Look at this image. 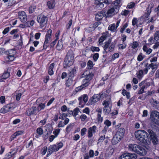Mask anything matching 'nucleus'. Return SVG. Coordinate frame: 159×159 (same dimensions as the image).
I'll list each match as a JSON object with an SVG mask.
<instances>
[{"instance_id": "44", "label": "nucleus", "mask_w": 159, "mask_h": 159, "mask_svg": "<svg viewBox=\"0 0 159 159\" xmlns=\"http://www.w3.org/2000/svg\"><path fill=\"white\" fill-rule=\"evenodd\" d=\"M155 44L153 46V48L154 49L157 48L159 46V40H155Z\"/></svg>"}, {"instance_id": "20", "label": "nucleus", "mask_w": 159, "mask_h": 159, "mask_svg": "<svg viewBox=\"0 0 159 159\" xmlns=\"http://www.w3.org/2000/svg\"><path fill=\"white\" fill-rule=\"evenodd\" d=\"M136 152L138 154L142 156H144L146 154V151L144 148L139 146Z\"/></svg>"}, {"instance_id": "50", "label": "nucleus", "mask_w": 159, "mask_h": 159, "mask_svg": "<svg viewBox=\"0 0 159 159\" xmlns=\"http://www.w3.org/2000/svg\"><path fill=\"white\" fill-rule=\"evenodd\" d=\"M47 147H44L41 150V153L43 155H45L47 151Z\"/></svg>"}, {"instance_id": "8", "label": "nucleus", "mask_w": 159, "mask_h": 159, "mask_svg": "<svg viewBox=\"0 0 159 159\" xmlns=\"http://www.w3.org/2000/svg\"><path fill=\"white\" fill-rule=\"evenodd\" d=\"M14 106V104L13 103L6 105L1 109L0 112L3 114L7 112L13 110L15 107Z\"/></svg>"}, {"instance_id": "13", "label": "nucleus", "mask_w": 159, "mask_h": 159, "mask_svg": "<svg viewBox=\"0 0 159 159\" xmlns=\"http://www.w3.org/2000/svg\"><path fill=\"white\" fill-rule=\"evenodd\" d=\"M37 111V108L36 107L33 106L30 108H29L25 112L26 115L29 116L34 115H36Z\"/></svg>"}, {"instance_id": "30", "label": "nucleus", "mask_w": 159, "mask_h": 159, "mask_svg": "<svg viewBox=\"0 0 159 159\" xmlns=\"http://www.w3.org/2000/svg\"><path fill=\"white\" fill-rule=\"evenodd\" d=\"M143 51L145 52L147 54H150L152 51V49L149 48H148L145 45L143 46Z\"/></svg>"}, {"instance_id": "51", "label": "nucleus", "mask_w": 159, "mask_h": 159, "mask_svg": "<svg viewBox=\"0 0 159 159\" xmlns=\"http://www.w3.org/2000/svg\"><path fill=\"white\" fill-rule=\"evenodd\" d=\"M67 115L65 113H63L60 115L59 117V119L63 120L67 117Z\"/></svg>"}, {"instance_id": "16", "label": "nucleus", "mask_w": 159, "mask_h": 159, "mask_svg": "<svg viewBox=\"0 0 159 159\" xmlns=\"http://www.w3.org/2000/svg\"><path fill=\"white\" fill-rule=\"evenodd\" d=\"M6 54L8 55L7 58L10 61H12L14 59V55L15 51L12 49L10 50L8 52H6Z\"/></svg>"}, {"instance_id": "54", "label": "nucleus", "mask_w": 159, "mask_h": 159, "mask_svg": "<svg viewBox=\"0 0 159 159\" xmlns=\"http://www.w3.org/2000/svg\"><path fill=\"white\" fill-rule=\"evenodd\" d=\"M87 131V129L85 128H84L82 129L81 130V134L82 136L84 135L85 134L86 132Z\"/></svg>"}, {"instance_id": "41", "label": "nucleus", "mask_w": 159, "mask_h": 159, "mask_svg": "<svg viewBox=\"0 0 159 159\" xmlns=\"http://www.w3.org/2000/svg\"><path fill=\"white\" fill-rule=\"evenodd\" d=\"M135 6V3L134 2H131L128 4L127 7L129 9H131L134 7Z\"/></svg>"}, {"instance_id": "14", "label": "nucleus", "mask_w": 159, "mask_h": 159, "mask_svg": "<svg viewBox=\"0 0 159 159\" xmlns=\"http://www.w3.org/2000/svg\"><path fill=\"white\" fill-rule=\"evenodd\" d=\"M19 18L22 22H26L27 19L26 13L23 11H20L18 12Z\"/></svg>"}, {"instance_id": "28", "label": "nucleus", "mask_w": 159, "mask_h": 159, "mask_svg": "<svg viewBox=\"0 0 159 159\" xmlns=\"http://www.w3.org/2000/svg\"><path fill=\"white\" fill-rule=\"evenodd\" d=\"M54 66V64L52 63L51 64L49 67L48 72L49 75H51L53 74V69Z\"/></svg>"}, {"instance_id": "23", "label": "nucleus", "mask_w": 159, "mask_h": 159, "mask_svg": "<svg viewBox=\"0 0 159 159\" xmlns=\"http://www.w3.org/2000/svg\"><path fill=\"white\" fill-rule=\"evenodd\" d=\"M76 73V69L75 68H71L69 70V73H68V77L72 78L75 74Z\"/></svg>"}, {"instance_id": "56", "label": "nucleus", "mask_w": 159, "mask_h": 159, "mask_svg": "<svg viewBox=\"0 0 159 159\" xmlns=\"http://www.w3.org/2000/svg\"><path fill=\"white\" fill-rule=\"evenodd\" d=\"M5 97L4 96H2L0 97V102L3 104L5 102Z\"/></svg>"}, {"instance_id": "43", "label": "nucleus", "mask_w": 159, "mask_h": 159, "mask_svg": "<svg viewBox=\"0 0 159 159\" xmlns=\"http://www.w3.org/2000/svg\"><path fill=\"white\" fill-rule=\"evenodd\" d=\"M154 39L157 40H159V30L156 32L154 35Z\"/></svg>"}, {"instance_id": "48", "label": "nucleus", "mask_w": 159, "mask_h": 159, "mask_svg": "<svg viewBox=\"0 0 159 159\" xmlns=\"http://www.w3.org/2000/svg\"><path fill=\"white\" fill-rule=\"evenodd\" d=\"M14 155V153H12V152H10L5 156L8 159L10 158Z\"/></svg>"}, {"instance_id": "33", "label": "nucleus", "mask_w": 159, "mask_h": 159, "mask_svg": "<svg viewBox=\"0 0 159 159\" xmlns=\"http://www.w3.org/2000/svg\"><path fill=\"white\" fill-rule=\"evenodd\" d=\"M63 44L61 41L59 40L58 41L57 45V48L58 50H61L62 48Z\"/></svg>"}, {"instance_id": "9", "label": "nucleus", "mask_w": 159, "mask_h": 159, "mask_svg": "<svg viewBox=\"0 0 159 159\" xmlns=\"http://www.w3.org/2000/svg\"><path fill=\"white\" fill-rule=\"evenodd\" d=\"M137 155L134 153H125L122 154L120 157V159H136Z\"/></svg>"}, {"instance_id": "11", "label": "nucleus", "mask_w": 159, "mask_h": 159, "mask_svg": "<svg viewBox=\"0 0 159 159\" xmlns=\"http://www.w3.org/2000/svg\"><path fill=\"white\" fill-rule=\"evenodd\" d=\"M111 2V0H96L95 3L97 7H99L100 8L104 7L103 3L109 4Z\"/></svg>"}, {"instance_id": "24", "label": "nucleus", "mask_w": 159, "mask_h": 159, "mask_svg": "<svg viewBox=\"0 0 159 159\" xmlns=\"http://www.w3.org/2000/svg\"><path fill=\"white\" fill-rule=\"evenodd\" d=\"M55 5V0H50L47 2V5L48 8L50 9L53 8Z\"/></svg>"}, {"instance_id": "1", "label": "nucleus", "mask_w": 159, "mask_h": 159, "mask_svg": "<svg viewBox=\"0 0 159 159\" xmlns=\"http://www.w3.org/2000/svg\"><path fill=\"white\" fill-rule=\"evenodd\" d=\"M134 135L136 139L142 143L148 145L150 144V142L148 141L147 142V139L149 138L148 134L145 130H139L135 132Z\"/></svg>"}, {"instance_id": "47", "label": "nucleus", "mask_w": 159, "mask_h": 159, "mask_svg": "<svg viewBox=\"0 0 159 159\" xmlns=\"http://www.w3.org/2000/svg\"><path fill=\"white\" fill-rule=\"evenodd\" d=\"M139 46V44L137 41H134L132 44L131 47L133 49L137 48Z\"/></svg>"}, {"instance_id": "61", "label": "nucleus", "mask_w": 159, "mask_h": 159, "mask_svg": "<svg viewBox=\"0 0 159 159\" xmlns=\"http://www.w3.org/2000/svg\"><path fill=\"white\" fill-rule=\"evenodd\" d=\"M142 54V53H140L138 56L137 58V60L139 61H141L143 59V57Z\"/></svg>"}, {"instance_id": "64", "label": "nucleus", "mask_w": 159, "mask_h": 159, "mask_svg": "<svg viewBox=\"0 0 159 159\" xmlns=\"http://www.w3.org/2000/svg\"><path fill=\"white\" fill-rule=\"evenodd\" d=\"M80 118L81 120L84 121L87 118V116L84 114H82L80 116Z\"/></svg>"}, {"instance_id": "62", "label": "nucleus", "mask_w": 159, "mask_h": 159, "mask_svg": "<svg viewBox=\"0 0 159 159\" xmlns=\"http://www.w3.org/2000/svg\"><path fill=\"white\" fill-rule=\"evenodd\" d=\"M72 19L70 20L69 21L68 23L66 25V27L67 29H69L70 28L72 23Z\"/></svg>"}, {"instance_id": "3", "label": "nucleus", "mask_w": 159, "mask_h": 159, "mask_svg": "<svg viewBox=\"0 0 159 159\" xmlns=\"http://www.w3.org/2000/svg\"><path fill=\"white\" fill-rule=\"evenodd\" d=\"M74 58L73 52L72 50H70L68 51L65 58L64 65L67 66H71L73 63Z\"/></svg>"}, {"instance_id": "58", "label": "nucleus", "mask_w": 159, "mask_h": 159, "mask_svg": "<svg viewBox=\"0 0 159 159\" xmlns=\"http://www.w3.org/2000/svg\"><path fill=\"white\" fill-rule=\"evenodd\" d=\"M99 57V54L98 53H95L93 56V59L95 61H96Z\"/></svg>"}, {"instance_id": "31", "label": "nucleus", "mask_w": 159, "mask_h": 159, "mask_svg": "<svg viewBox=\"0 0 159 159\" xmlns=\"http://www.w3.org/2000/svg\"><path fill=\"white\" fill-rule=\"evenodd\" d=\"M88 97L87 95L84 94L78 98L79 100H82L84 103H86L88 101Z\"/></svg>"}, {"instance_id": "42", "label": "nucleus", "mask_w": 159, "mask_h": 159, "mask_svg": "<svg viewBox=\"0 0 159 159\" xmlns=\"http://www.w3.org/2000/svg\"><path fill=\"white\" fill-rule=\"evenodd\" d=\"M143 71L142 70H139V73L137 75L138 78L140 79H141L143 76Z\"/></svg>"}, {"instance_id": "60", "label": "nucleus", "mask_w": 159, "mask_h": 159, "mask_svg": "<svg viewBox=\"0 0 159 159\" xmlns=\"http://www.w3.org/2000/svg\"><path fill=\"white\" fill-rule=\"evenodd\" d=\"M104 124L107 127L110 126L111 125V122L108 120H106L104 122Z\"/></svg>"}, {"instance_id": "34", "label": "nucleus", "mask_w": 159, "mask_h": 159, "mask_svg": "<svg viewBox=\"0 0 159 159\" xmlns=\"http://www.w3.org/2000/svg\"><path fill=\"white\" fill-rule=\"evenodd\" d=\"M149 66L151 68L152 70H155L157 69L158 66L157 64L152 63L150 64Z\"/></svg>"}, {"instance_id": "63", "label": "nucleus", "mask_w": 159, "mask_h": 159, "mask_svg": "<svg viewBox=\"0 0 159 159\" xmlns=\"http://www.w3.org/2000/svg\"><path fill=\"white\" fill-rule=\"evenodd\" d=\"M83 112L84 113H86L87 114H89V109L88 107H86L83 110Z\"/></svg>"}, {"instance_id": "2", "label": "nucleus", "mask_w": 159, "mask_h": 159, "mask_svg": "<svg viewBox=\"0 0 159 159\" xmlns=\"http://www.w3.org/2000/svg\"><path fill=\"white\" fill-rule=\"evenodd\" d=\"M111 39L109 38L106 41L103 45V48L104 50L103 53H107L108 52L113 51L115 48V44L113 42H111Z\"/></svg>"}, {"instance_id": "25", "label": "nucleus", "mask_w": 159, "mask_h": 159, "mask_svg": "<svg viewBox=\"0 0 159 159\" xmlns=\"http://www.w3.org/2000/svg\"><path fill=\"white\" fill-rule=\"evenodd\" d=\"M52 34V30L51 29H49L47 33V34L45 36V40L48 41H49L51 38V35Z\"/></svg>"}, {"instance_id": "57", "label": "nucleus", "mask_w": 159, "mask_h": 159, "mask_svg": "<svg viewBox=\"0 0 159 159\" xmlns=\"http://www.w3.org/2000/svg\"><path fill=\"white\" fill-rule=\"evenodd\" d=\"M126 45L124 43L123 44H120L118 45V47L119 49H123L126 48Z\"/></svg>"}, {"instance_id": "26", "label": "nucleus", "mask_w": 159, "mask_h": 159, "mask_svg": "<svg viewBox=\"0 0 159 159\" xmlns=\"http://www.w3.org/2000/svg\"><path fill=\"white\" fill-rule=\"evenodd\" d=\"M103 12H98L95 15V18L98 21L100 20L103 18Z\"/></svg>"}, {"instance_id": "10", "label": "nucleus", "mask_w": 159, "mask_h": 159, "mask_svg": "<svg viewBox=\"0 0 159 159\" xmlns=\"http://www.w3.org/2000/svg\"><path fill=\"white\" fill-rule=\"evenodd\" d=\"M93 75V74L90 73L87 75L85 78L83 80L82 84L83 86L84 87L88 86L89 84V81L92 79Z\"/></svg>"}, {"instance_id": "21", "label": "nucleus", "mask_w": 159, "mask_h": 159, "mask_svg": "<svg viewBox=\"0 0 159 159\" xmlns=\"http://www.w3.org/2000/svg\"><path fill=\"white\" fill-rule=\"evenodd\" d=\"M149 102L152 106L156 109H159V102L153 99H151Z\"/></svg>"}, {"instance_id": "5", "label": "nucleus", "mask_w": 159, "mask_h": 159, "mask_svg": "<svg viewBox=\"0 0 159 159\" xmlns=\"http://www.w3.org/2000/svg\"><path fill=\"white\" fill-rule=\"evenodd\" d=\"M120 5L114 6L110 8L107 12V17H111L116 14L118 11Z\"/></svg>"}, {"instance_id": "59", "label": "nucleus", "mask_w": 159, "mask_h": 159, "mask_svg": "<svg viewBox=\"0 0 159 159\" xmlns=\"http://www.w3.org/2000/svg\"><path fill=\"white\" fill-rule=\"evenodd\" d=\"M84 88L85 87L83 86V85L82 84L81 86L76 88L75 89V91L76 92H78L80 90H81Z\"/></svg>"}, {"instance_id": "17", "label": "nucleus", "mask_w": 159, "mask_h": 159, "mask_svg": "<svg viewBox=\"0 0 159 159\" xmlns=\"http://www.w3.org/2000/svg\"><path fill=\"white\" fill-rule=\"evenodd\" d=\"M139 145L136 144H130L128 145V149L131 152H137L139 149Z\"/></svg>"}, {"instance_id": "38", "label": "nucleus", "mask_w": 159, "mask_h": 159, "mask_svg": "<svg viewBox=\"0 0 159 159\" xmlns=\"http://www.w3.org/2000/svg\"><path fill=\"white\" fill-rule=\"evenodd\" d=\"M152 141L154 145H156L158 143V140L156 135L151 138Z\"/></svg>"}, {"instance_id": "19", "label": "nucleus", "mask_w": 159, "mask_h": 159, "mask_svg": "<svg viewBox=\"0 0 159 159\" xmlns=\"http://www.w3.org/2000/svg\"><path fill=\"white\" fill-rule=\"evenodd\" d=\"M125 132L124 129L123 128H120L118 129L115 134L118 136L119 137L122 139L124 137Z\"/></svg>"}, {"instance_id": "36", "label": "nucleus", "mask_w": 159, "mask_h": 159, "mask_svg": "<svg viewBox=\"0 0 159 159\" xmlns=\"http://www.w3.org/2000/svg\"><path fill=\"white\" fill-rule=\"evenodd\" d=\"M72 83L73 80L72 78L68 77V79L67 80L66 83V86H70L72 84Z\"/></svg>"}, {"instance_id": "27", "label": "nucleus", "mask_w": 159, "mask_h": 159, "mask_svg": "<svg viewBox=\"0 0 159 159\" xmlns=\"http://www.w3.org/2000/svg\"><path fill=\"white\" fill-rule=\"evenodd\" d=\"M107 37V33H104L102 34L99 38V44L102 43L103 41L106 39Z\"/></svg>"}, {"instance_id": "37", "label": "nucleus", "mask_w": 159, "mask_h": 159, "mask_svg": "<svg viewBox=\"0 0 159 159\" xmlns=\"http://www.w3.org/2000/svg\"><path fill=\"white\" fill-rule=\"evenodd\" d=\"M45 107V104L44 103L40 104L38 107L37 108V110L39 111L41 110L44 109Z\"/></svg>"}, {"instance_id": "12", "label": "nucleus", "mask_w": 159, "mask_h": 159, "mask_svg": "<svg viewBox=\"0 0 159 159\" xmlns=\"http://www.w3.org/2000/svg\"><path fill=\"white\" fill-rule=\"evenodd\" d=\"M100 99V94H95L89 99V102L90 105H92L99 101Z\"/></svg>"}, {"instance_id": "7", "label": "nucleus", "mask_w": 159, "mask_h": 159, "mask_svg": "<svg viewBox=\"0 0 159 159\" xmlns=\"http://www.w3.org/2000/svg\"><path fill=\"white\" fill-rule=\"evenodd\" d=\"M150 116L151 120L154 123L159 125V112L157 111H152Z\"/></svg>"}, {"instance_id": "39", "label": "nucleus", "mask_w": 159, "mask_h": 159, "mask_svg": "<svg viewBox=\"0 0 159 159\" xmlns=\"http://www.w3.org/2000/svg\"><path fill=\"white\" fill-rule=\"evenodd\" d=\"M147 131L149 133L151 138L156 135L153 131L151 129H148Z\"/></svg>"}, {"instance_id": "22", "label": "nucleus", "mask_w": 159, "mask_h": 159, "mask_svg": "<svg viewBox=\"0 0 159 159\" xmlns=\"http://www.w3.org/2000/svg\"><path fill=\"white\" fill-rule=\"evenodd\" d=\"M122 139L119 137L118 136L115 134L113 136L112 140L111 142L113 144L115 145L117 144Z\"/></svg>"}, {"instance_id": "32", "label": "nucleus", "mask_w": 159, "mask_h": 159, "mask_svg": "<svg viewBox=\"0 0 159 159\" xmlns=\"http://www.w3.org/2000/svg\"><path fill=\"white\" fill-rule=\"evenodd\" d=\"M116 29L117 28L116 27V25L114 24H112L109 25L108 28V30H110L113 32H114L115 31Z\"/></svg>"}, {"instance_id": "55", "label": "nucleus", "mask_w": 159, "mask_h": 159, "mask_svg": "<svg viewBox=\"0 0 159 159\" xmlns=\"http://www.w3.org/2000/svg\"><path fill=\"white\" fill-rule=\"evenodd\" d=\"M145 88V86H143L138 92V94H140L143 93L144 92Z\"/></svg>"}, {"instance_id": "15", "label": "nucleus", "mask_w": 159, "mask_h": 159, "mask_svg": "<svg viewBox=\"0 0 159 159\" xmlns=\"http://www.w3.org/2000/svg\"><path fill=\"white\" fill-rule=\"evenodd\" d=\"M58 150V148H57L56 145L54 144L50 145L48 148V151L47 156L51 155L53 152L57 151Z\"/></svg>"}, {"instance_id": "46", "label": "nucleus", "mask_w": 159, "mask_h": 159, "mask_svg": "<svg viewBox=\"0 0 159 159\" xmlns=\"http://www.w3.org/2000/svg\"><path fill=\"white\" fill-rule=\"evenodd\" d=\"M36 9L35 7V6H31L29 7V12L30 13H32L33 12L35 9Z\"/></svg>"}, {"instance_id": "49", "label": "nucleus", "mask_w": 159, "mask_h": 159, "mask_svg": "<svg viewBox=\"0 0 159 159\" xmlns=\"http://www.w3.org/2000/svg\"><path fill=\"white\" fill-rule=\"evenodd\" d=\"M128 24L127 23H126L123 25V26L121 27L120 30V32L121 33H123L125 29L128 26Z\"/></svg>"}, {"instance_id": "45", "label": "nucleus", "mask_w": 159, "mask_h": 159, "mask_svg": "<svg viewBox=\"0 0 159 159\" xmlns=\"http://www.w3.org/2000/svg\"><path fill=\"white\" fill-rule=\"evenodd\" d=\"M90 49L93 52L94 51L98 52L100 50V49L99 48L93 46H92L91 47Z\"/></svg>"}, {"instance_id": "53", "label": "nucleus", "mask_w": 159, "mask_h": 159, "mask_svg": "<svg viewBox=\"0 0 159 159\" xmlns=\"http://www.w3.org/2000/svg\"><path fill=\"white\" fill-rule=\"evenodd\" d=\"M37 133L39 135H41L43 133V130L41 128H39L37 129Z\"/></svg>"}, {"instance_id": "6", "label": "nucleus", "mask_w": 159, "mask_h": 159, "mask_svg": "<svg viewBox=\"0 0 159 159\" xmlns=\"http://www.w3.org/2000/svg\"><path fill=\"white\" fill-rule=\"evenodd\" d=\"M48 20V18L44 15L40 14L38 16L37 21L40 24V27L43 28L46 25Z\"/></svg>"}, {"instance_id": "40", "label": "nucleus", "mask_w": 159, "mask_h": 159, "mask_svg": "<svg viewBox=\"0 0 159 159\" xmlns=\"http://www.w3.org/2000/svg\"><path fill=\"white\" fill-rule=\"evenodd\" d=\"M34 20H31L30 21H27L26 23V25L27 27H30L32 26L34 23Z\"/></svg>"}, {"instance_id": "29", "label": "nucleus", "mask_w": 159, "mask_h": 159, "mask_svg": "<svg viewBox=\"0 0 159 159\" xmlns=\"http://www.w3.org/2000/svg\"><path fill=\"white\" fill-rule=\"evenodd\" d=\"M150 4L149 5L148 7L147 8L146 10V12H145V17L146 18H148L151 12V9L152 7V6H151L150 8Z\"/></svg>"}, {"instance_id": "52", "label": "nucleus", "mask_w": 159, "mask_h": 159, "mask_svg": "<svg viewBox=\"0 0 159 159\" xmlns=\"http://www.w3.org/2000/svg\"><path fill=\"white\" fill-rule=\"evenodd\" d=\"M73 126L72 124H70L68 125L66 129V131L68 133H69V132L70 130L72 128Z\"/></svg>"}, {"instance_id": "35", "label": "nucleus", "mask_w": 159, "mask_h": 159, "mask_svg": "<svg viewBox=\"0 0 159 159\" xmlns=\"http://www.w3.org/2000/svg\"><path fill=\"white\" fill-rule=\"evenodd\" d=\"M10 76V73L8 72H6L3 74L1 76V78L3 79H6L9 77Z\"/></svg>"}, {"instance_id": "4", "label": "nucleus", "mask_w": 159, "mask_h": 159, "mask_svg": "<svg viewBox=\"0 0 159 159\" xmlns=\"http://www.w3.org/2000/svg\"><path fill=\"white\" fill-rule=\"evenodd\" d=\"M111 101L110 99L105 100L103 102L102 105L104 106L103 108V111L106 115H108L111 112Z\"/></svg>"}, {"instance_id": "18", "label": "nucleus", "mask_w": 159, "mask_h": 159, "mask_svg": "<svg viewBox=\"0 0 159 159\" xmlns=\"http://www.w3.org/2000/svg\"><path fill=\"white\" fill-rule=\"evenodd\" d=\"M97 127L96 126L94 125L92 127L89 128L88 130V137L89 138H91L93 136V133H94L96 132V130Z\"/></svg>"}]
</instances>
